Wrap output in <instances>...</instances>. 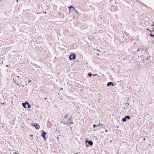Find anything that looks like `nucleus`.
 <instances>
[{
  "mask_svg": "<svg viewBox=\"0 0 154 154\" xmlns=\"http://www.w3.org/2000/svg\"><path fill=\"white\" fill-rule=\"evenodd\" d=\"M89 145L88 144H86L85 146L86 147H88L89 146Z\"/></svg>",
  "mask_w": 154,
  "mask_h": 154,
  "instance_id": "nucleus-24",
  "label": "nucleus"
},
{
  "mask_svg": "<svg viewBox=\"0 0 154 154\" xmlns=\"http://www.w3.org/2000/svg\"><path fill=\"white\" fill-rule=\"evenodd\" d=\"M71 118H69L68 119L70 121L72 122L73 121V119L72 118V116L70 115Z\"/></svg>",
  "mask_w": 154,
  "mask_h": 154,
  "instance_id": "nucleus-13",
  "label": "nucleus"
},
{
  "mask_svg": "<svg viewBox=\"0 0 154 154\" xmlns=\"http://www.w3.org/2000/svg\"><path fill=\"white\" fill-rule=\"evenodd\" d=\"M17 85H20L19 84H18L17 83H16Z\"/></svg>",
  "mask_w": 154,
  "mask_h": 154,
  "instance_id": "nucleus-43",
  "label": "nucleus"
},
{
  "mask_svg": "<svg viewBox=\"0 0 154 154\" xmlns=\"http://www.w3.org/2000/svg\"><path fill=\"white\" fill-rule=\"evenodd\" d=\"M39 128H40V126H39Z\"/></svg>",
  "mask_w": 154,
  "mask_h": 154,
  "instance_id": "nucleus-58",
  "label": "nucleus"
},
{
  "mask_svg": "<svg viewBox=\"0 0 154 154\" xmlns=\"http://www.w3.org/2000/svg\"><path fill=\"white\" fill-rule=\"evenodd\" d=\"M105 131V133H106V132L108 131V130H105V131Z\"/></svg>",
  "mask_w": 154,
  "mask_h": 154,
  "instance_id": "nucleus-35",
  "label": "nucleus"
},
{
  "mask_svg": "<svg viewBox=\"0 0 154 154\" xmlns=\"http://www.w3.org/2000/svg\"><path fill=\"white\" fill-rule=\"evenodd\" d=\"M149 35L151 37H154V35L151 33H150L149 34Z\"/></svg>",
  "mask_w": 154,
  "mask_h": 154,
  "instance_id": "nucleus-18",
  "label": "nucleus"
},
{
  "mask_svg": "<svg viewBox=\"0 0 154 154\" xmlns=\"http://www.w3.org/2000/svg\"><path fill=\"white\" fill-rule=\"evenodd\" d=\"M63 125H66V123L64 122H63Z\"/></svg>",
  "mask_w": 154,
  "mask_h": 154,
  "instance_id": "nucleus-29",
  "label": "nucleus"
},
{
  "mask_svg": "<svg viewBox=\"0 0 154 154\" xmlns=\"http://www.w3.org/2000/svg\"><path fill=\"white\" fill-rule=\"evenodd\" d=\"M130 117L129 116L126 115L125 116L124 118H123L122 119V121L123 122H126L127 119L129 120L130 119Z\"/></svg>",
  "mask_w": 154,
  "mask_h": 154,
  "instance_id": "nucleus-4",
  "label": "nucleus"
},
{
  "mask_svg": "<svg viewBox=\"0 0 154 154\" xmlns=\"http://www.w3.org/2000/svg\"><path fill=\"white\" fill-rule=\"evenodd\" d=\"M63 89V88H61L60 89V90L61 91V90H62Z\"/></svg>",
  "mask_w": 154,
  "mask_h": 154,
  "instance_id": "nucleus-39",
  "label": "nucleus"
},
{
  "mask_svg": "<svg viewBox=\"0 0 154 154\" xmlns=\"http://www.w3.org/2000/svg\"><path fill=\"white\" fill-rule=\"evenodd\" d=\"M48 122H49V121H48Z\"/></svg>",
  "mask_w": 154,
  "mask_h": 154,
  "instance_id": "nucleus-57",
  "label": "nucleus"
},
{
  "mask_svg": "<svg viewBox=\"0 0 154 154\" xmlns=\"http://www.w3.org/2000/svg\"><path fill=\"white\" fill-rule=\"evenodd\" d=\"M69 118H71V116H69Z\"/></svg>",
  "mask_w": 154,
  "mask_h": 154,
  "instance_id": "nucleus-51",
  "label": "nucleus"
},
{
  "mask_svg": "<svg viewBox=\"0 0 154 154\" xmlns=\"http://www.w3.org/2000/svg\"><path fill=\"white\" fill-rule=\"evenodd\" d=\"M57 139H59V137H57Z\"/></svg>",
  "mask_w": 154,
  "mask_h": 154,
  "instance_id": "nucleus-50",
  "label": "nucleus"
},
{
  "mask_svg": "<svg viewBox=\"0 0 154 154\" xmlns=\"http://www.w3.org/2000/svg\"><path fill=\"white\" fill-rule=\"evenodd\" d=\"M92 74L91 72H89L88 73V76L89 77H91L92 76Z\"/></svg>",
  "mask_w": 154,
  "mask_h": 154,
  "instance_id": "nucleus-14",
  "label": "nucleus"
},
{
  "mask_svg": "<svg viewBox=\"0 0 154 154\" xmlns=\"http://www.w3.org/2000/svg\"><path fill=\"white\" fill-rule=\"evenodd\" d=\"M13 82H14L15 83H16V81L14 79H13Z\"/></svg>",
  "mask_w": 154,
  "mask_h": 154,
  "instance_id": "nucleus-27",
  "label": "nucleus"
},
{
  "mask_svg": "<svg viewBox=\"0 0 154 154\" xmlns=\"http://www.w3.org/2000/svg\"><path fill=\"white\" fill-rule=\"evenodd\" d=\"M96 75H97V74H94V75H93V76H95Z\"/></svg>",
  "mask_w": 154,
  "mask_h": 154,
  "instance_id": "nucleus-41",
  "label": "nucleus"
},
{
  "mask_svg": "<svg viewBox=\"0 0 154 154\" xmlns=\"http://www.w3.org/2000/svg\"><path fill=\"white\" fill-rule=\"evenodd\" d=\"M31 81H31V80H29V81H28V83H29V82H31Z\"/></svg>",
  "mask_w": 154,
  "mask_h": 154,
  "instance_id": "nucleus-40",
  "label": "nucleus"
},
{
  "mask_svg": "<svg viewBox=\"0 0 154 154\" xmlns=\"http://www.w3.org/2000/svg\"><path fill=\"white\" fill-rule=\"evenodd\" d=\"M146 60H149V58L148 57H147V58H146Z\"/></svg>",
  "mask_w": 154,
  "mask_h": 154,
  "instance_id": "nucleus-42",
  "label": "nucleus"
},
{
  "mask_svg": "<svg viewBox=\"0 0 154 154\" xmlns=\"http://www.w3.org/2000/svg\"><path fill=\"white\" fill-rule=\"evenodd\" d=\"M152 26H154V22L153 23ZM147 31H149L151 33H152L154 31V28H153V30L152 31L149 30V29H147Z\"/></svg>",
  "mask_w": 154,
  "mask_h": 154,
  "instance_id": "nucleus-8",
  "label": "nucleus"
},
{
  "mask_svg": "<svg viewBox=\"0 0 154 154\" xmlns=\"http://www.w3.org/2000/svg\"><path fill=\"white\" fill-rule=\"evenodd\" d=\"M14 154H20V153H18L17 152H14Z\"/></svg>",
  "mask_w": 154,
  "mask_h": 154,
  "instance_id": "nucleus-25",
  "label": "nucleus"
},
{
  "mask_svg": "<svg viewBox=\"0 0 154 154\" xmlns=\"http://www.w3.org/2000/svg\"><path fill=\"white\" fill-rule=\"evenodd\" d=\"M32 126H34L35 127H38V124L37 123H33L32 124Z\"/></svg>",
  "mask_w": 154,
  "mask_h": 154,
  "instance_id": "nucleus-10",
  "label": "nucleus"
},
{
  "mask_svg": "<svg viewBox=\"0 0 154 154\" xmlns=\"http://www.w3.org/2000/svg\"><path fill=\"white\" fill-rule=\"evenodd\" d=\"M56 131H57V132H60V130H57V129H56Z\"/></svg>",
  "mask_w": 154,
  "mask_h": 154,
  "instance_id": "nucleus-30",
  "label": "nucleus"
},
{
  "mask_svg": "<svg viewBox=\"0 0 154 154\" xmlns=\"http://www.w3.org/2000/svg\"><path fill=\"white\" fill-rule=\"evenodd\" d=\"M5 104V103H1V104L4 105Z\"/></svg>",
  "mask_w": 154,
  "mask_h": 154,
  "instance_id": "nucleus-33",
  "label": "nucleus"
},
{
  "mask_svg": "<svg viewBox=\"0 0 154 154\" xmlns=\"http://www.w3.org/2000/svg\"><path fill=\"white\" fill-rule=\"evenodd\" d=\"M30 136L31 137H33V135H32V134H31V135H30Z\"/></svg>",
  "mask_w": 154,
  "mask_h": 154,
  "instance_id": "nucleus-38",
  "label": "nucleus"
},
{
  "mask_svg": "<svg viewBox=\"0 0 154 154\" xmlns=\"http://www.w3.org/2000/svg\"><path fill=\"white\" fill-rule=\"evenodd\" d=\"M24 103L25 104H26V105H28V104H29V102L27 101H25V103Z\"/></svg>",
  "mask_w": 154,
  "mask_h": 154,
  "instance_id": "nucleus-19",
  "label": "nucleus"
},
{
  "mask_svg": "<svg viewBox=\"0 0 154 154\" xmlns=\"http://www.w3.org/2000/svg\"><path fill=\"white\" fill-rule=\"evenodd\" d=\"M68 116L69 115L68 114H65L64 118L66 119H67V117H69Z\"/></svg>",
  "mask_w": 154,
  "mask_h": 154,
  "instance_id": "nucleus-16",
  "label": "nucleus"
},
{
  "mask_svg": "<svg viewBox=\"0 0 154 154\" xmlns=\"http://www.w3.org/2000/svg\"><path fill=\"white\" fill-rule=\"evenodd\" d=\"M88 141H89V140H86L85 141V144L88 143Z\"/></svg>",
  "mask_w": 154,
  "mask_h": 154,
  "instance_id": "nucleus-22",
  "label": "nucleus"
},
{
  "mask_svg": "<svg viewBox=\"0 0 154 154\" xmlns=\"http://www.w3.org/2000/svg\"><path fill=\"white\" fill-rule=\"evenodd\" d=\"M99 121V123L98 124V126L100 125L101 127H103V126H104V125L103 124L100 123V121Z\"/></svg>",
  "mask_w": 154,
  "mask_h": 154,
  "instance_id": "nucleus-17",
  "label": "nucleus"
},
{
  "mask_svg": "<svg viewBox=\"0 0 154 154\" xmlns=\"http://www.w3.org/2000/svg\"><path fill=\"white\" fill-rule=\"evenodd\" d=\"M94 50H95L96 51H100V50H99L98 49H95V48H94Z\"/></svg>",
  "mask_w": 154,
  "mask_h": 154,
  "instance_id": "nucleus-26",
  "label": "nucleus"
},
{
  "mask_svg": "<svg viewBox=\"0 0 154 154\" xmlns=\"http://www.w3.org/2000/svg\"><path fill=\"white\" fill-rule=\"evenodd\" d=\"M31 107V105L29 104H28V106H27V108H28V109H30V108Z\"/></svg>",
  "mask_w": 154,
  "mask_h": 154,
  "instance_id": "nucleus-21",
  "label": "nucleus"
},
{
  "mask_svg": "<svg viewBox=\"0 0 154 154\" xmlns=\"http://www.w3.org/2000/svg\"><path fill=\"white\" fill-rule=\"evenodd\" d=\"M110 85L114 86V84L112 82H109L107 83V86L108 87H109Z\"/></svg>",
  "mask_w": 154,
  "mask_h": 154,
  "instance_id": "nucleus-7",
  "label": "nucleus"
},
{
  "mask_svg": "<svg viewBox=\"0 0 154 154\" xmlns=\"http://www.w3.org/2000/svg\"><path fill=\"white\" fill-rule=\"evenodd\" d=\"M70 32L68 29L65 30V32H64L63 34L64 35H68L70 34Z\"/></svg>",
  "mask_w": 154,
  "mask_h": 154,
  "instance_id": "nucleus-6",
  "label": "nucleus"
},
{
  "mask_svg": "<svg viewBox=\"0 0 154 154\" xmlns=\"http://www.w3.org/2000/svg\"><path fill=\"white\" fill-rule=\"evenodd\" d=\"M140 51V48H138V49L137 50V51Z\"/></svg>",
  "mask_w": 154,
  "mask_h": 154,
  "instance_id": "nucleus-32",
  "label": "nucleus"
},
{
  "mask_svg": "<svg viewBox=\"0 0 154 154\" xmlns=\"http://www.w3.org/2000/svg\"><path fill=\"white\" fill-rule=\"evenodd\" d=\"M97 56H99L100 55V54H98V53H97Z\"/></svg>",
  "mask_w": 154,
  "mask_h": 154,
  "instance_id": "nucleus-37",
  "label": "nucleus"
},
{
  "mask_svg": "<svg viewBox=\"0 0 154 154\" xmlns=\"http://www.w3.org/2000/svg\"><path fill=\"white\" fill-rule=\"evenodd\" d=\"M17 78H19L20 77V76H17Z\"/></svg>",
  "mask_w": 154,
  "mask_h": 154,
  "instance_id": "nucleus-48",
  "label": "nucleus"
},
{
  "mask_svg": "<svg viewBox=\"0 0 154 154\" xmlns=\"http://www.w3.org/2000/svg\"><path fill=\"white\" fill-rule=\"evenodd\" d=\"M45 100H46L47 99V98L46 97H45Z\"/></svg>",
  "mask_w": 154,
  "mask_h": 154,
  "instance_id": "nucleus-49",
  "label": "nucleus"
},
{
  "mask_svg": "<svg viewBox=\"0 0 154 154\" xmlns=\"http://www.w3.org/2000/svg\"><path fill=\"white\" fill-rule=\"evenodd\" d=\"M45 13V14H46L47 12L46 11L44 12V11H41L40 12L39 11V14H43V13Z\"/></svg>",
  "mask_w": 154,
  "mask_h": 154,
  "instance_id": "nucleus-12",
  "label": "nucleus"
},
{
  "mask_svg": "<svg viewBox=\"0 0 154 154\" xmlns=\"http://www.w3.org/2000/svg\"><path fill=\"white\" fill-rule=\"evenodd\" d=\"M41 135L43 138L45 140L47 141L46 139H47V138L46 137L47 133L44 130H42L41 131Z\"/></svg>",
  "mask_w": 154,
  "mask_h": 154,
  "instance_id": "nucleus-1",
  "label": "nucleus"
},
{
  "mask_svg": "<svg viewBox=\"0 0 154 154\" xmlns=\"http://www.w3.org/2000/svg\"><path fill=\"white\" fill-rule=\"evenodd\" d=\"M57 16L59 17L62 19H64L65 17L64 14L62 12H60L58 13L57 14Z\"/></svg>",
  "mask_w": 154,
  "mask_h": 154,
  "instance_id": "nucleus-5",
  "label": "nucleus"
},
{
  "mask_svg": "<svg viewBox=\"0 0 154 154\" xmlns=\"http://www.w3.org/2000/svg\"><path fill=\"white\" fill-rule=\"evenodd\" d=\"M74 124V122H68V121H67V125H69V126L70 125V124Z\"/></svg>",
  "mask_w": 154,
  "mask_h": 154,
  "instance_id": "nucleus-11",
  "label": "nucleus"
},
{
  "mask_svg": "<svg viewBox=\"0 0 154 154\" xmlns=\"http://www.w3.org/2000/svg\"><path fill=\"white\" fill-rule=\"evenodd\" d=\"M63 122V121H62L61 122H60V123H62Z\"/></svg>",
  "mask_w": 154,
  "mask_h": 154,
  "instance_id": "nucleus-46",
  "label": "nucleus"
},
{
  "mask_svg": "<svg viewBox=\"0 0 154 154\" xmlns=\"http://www.w3.org/2000/svg\"><path fill=\"white\" fill-rule=\"evenodd\" d=\"M148 62H149L150 63L151 62V59H149Z\"/></svg>",
  "mask_w": 154,
  "mask_h": 154,
  "instance_id": "nucleus-28",
  "label": "nucleus"
},
{
  "mask_svg": "<svg viewBox=\"0 0 154 154\" xmlns=\"http://www.w3.org/2000/svg\"><path fill=\"white\" fill-rule=\"evenodd\" d=\"M125 104H126V105H129V104L128 103H125Z\"/></svg>",
  "mask_w": 154,
  "mask_h": 154,
  "instance_id": "nucleus-34",
  "label": "nucleus"
},
{
  "mask_svg": "<svg viewBox=\"0 0 154 154\" xmlns=\"http://www.w3.org/2000/svg\"><path fill=\"white\" fill-rule=\"evenodd\" d=\"M125 107H124V108H123V109L124 110H125Z\"/></svg>",
  "mask_w": 154,
  "mask_h": 154,
  "instance_id": "nucleus-45",
  "label": "nucleus"
},
{
  "mask_svg": "<svg viewBox=\"0 0 154 154\" xmlns=\"http://www.w3.org/2000/svg\"><path fill=\"white\" fill-rule=\"evenodd\" d=\"M98 125H96L95 124H94L93 125V126L94 128H95L96 126H98Z\"/></svg>",
  "mask_w": 154,
  "mask_h": 154,
  "instance_id": "nucleus-20",
  "label": "nucleus"
},
{
  "mask_svg": "<svg viewBox=\"0 0 154 154\" xmlns=\"http://www.w3.org/2000/svg\"><path fill=\"white\" fill-rule=\"evenodd\" d=\"M24 85H23V86H22V87H24Z\"/></svg>",
  "mask_w": 154,
  "mask_h": 154,
  "instance_id": "nucleus-53",
  "label": "nucleus"
},
{
  "mask_svg": "<svg viewBox=\"0 0 154 154\" xmlns=\"http://www.w3.org/2000/svg\"><path fill=\"white\" fill-rule=\"evenodd\" d=\"M99 18H100V19H102V17H99Z\"/></svg>",
  "mask_w": 154,
  "mask_h": 154,
  "instance_id": "nucleus-47",
  "label": "nucleus"
},
{
  "mask_svg": "<svg viewBox=\"0 0 154 154\" xmlns=\"http://www.w3.org/2000/svg\"><path fill=\"white\" fill-rule=\"evenodd\" d=\"M88 143L89 145H91V146L93 144V141L91 140H89V141H88Z\"/></svg>",
  "mask_w": 154,
  "mask_h": 154,
  "instance_id": "nucleus-9",
  "label": "nucleus"
},
{
  "mask_svg": "<svg viewBox=\"0 0 154 154\" xmlns=\"http://www.w3.org/2000/svg\"><path fill=\"white\" fill-rule=\"evenodd\" d=\"M35 128L37 129H38V127H36Z\"/></svg>",
  "mask_w": 154,
  "mask_h": 154,
  "instance_id": "nucleus-31",
  "label": "nucleus"
},
{
  "mask_svg": "<svg viewBox=\"0 0 154 154\" xmlns=\"http://www.w3.org/2000/svg\"><path fill=\"white\" fill-rule=\"evenodd\" d=\"M10 66V65H6V66L7 67H8V66Z\"/></svg>",
  "mask_w": 154,
  "mask_h": 154,
  "instance_id": "nucleus-36",
  "label": "nucleus"
},
{
  "mask_svg": "<svg viewBox=\"0 0 154 154\" xmlns=\"http://www.w3.org/2000/svg\"><path fill=\"white\" fill-rule=\"evenodd\" d=\"M69 59L70 60H74L76 58V55L73 53L70 54L69 57Z\"/></svg>",
  "mask_w": 154,
  "mask_h": 154,
  "instance_id": "nucleus-2",
  "label": "nucleus"
},
{
  "mask_svg": "<svg viewBox=\"0 0 154 154\" xmlns=\"http://www.w3.org/2000/svg\"><path fill=\"white\" fill-rule=\"evenodd\" d=\"M117 128H119V127H117Z\"/></svg>",
  "mask_w": 154,
  "mask_h": 154,
  "instance_id": "nucleus-56",
  "label": "nucleus"
},
{
  "mask_svg": "<svg viewBox=\"0 0 154 154\" xmlns=\"http://www.w3.org/2000/svg\"><path fill=\"white\" fill-rule=\"evenodd\" d=\"M18 2V0H17V2Z\"/></svg>",
  "mask_w": 154,
  "mask_h": 154,
  "instance_id": "nucleus-52",
  "label": "nucleus"
},
{
  "mask_svg": "<svg viewBox=\"0 0 154 154\" xmlns=\"http://www.w3.org/2000/svg\"><path fill=\"white\" fill-rule=\"evenodd\" d=\"M75 154H78L77 153H75Z\"/></svg>",
  "mask_w": 154,
  "mask_h": 154,
  "instance_id": "nucleus-55",
  "label": "nucleus"
},
{
  "mask_svg": "<svg viewBox=\"0 0 154 154\" xmlns=\"http://www.w3.org/2000/svg\"><path fill=\"white\" fill-rule=\"evenodd\" d=\"M143 140H145V138H144L143 139Z\"/></svg>",
  "mask_w": 154,
  "mask_h": 154,
  "instance_id": "nucleus-54",
  "label": "nucleus"
},
{
  "mask_svg": "<svg viewBox=\"0 0 154 154\" xmlns=\"http://www.w3.org/2000/svg\"><path fill=\"white\" fill-rule=\"evenodd\" d=\"M143 61H146V60H143Z\"/></svg>",
  "mask_w": 154,
  "mask_h": 154,
  "instance_id": "nucleus-44",
  "label": "nucleus"
},
{
  "mask_svg": "<svg viewBox=\"0 0 154 154\" xmlns=\"http://www.w3.org/2000/svg\"><path fill=\"white\" fill-rule=\"evenodd\" d=\"M68 9L69 10V14H70L73 11H74V10H75V8L72 5H70L68 7Z\"/></svg>",
  "mask_w": 154,
  "mask_h": 154,
  "instance_id": "nucleus-3",
  "label": "nucleus"
},
{
  "mask_svg": "<svg viewBox=\"0 0 154 154\" xmlns=\"http://www.w3.org/2000/svg\"><path fill=\"white\" fill-rule=\"evenodd\" d=\"M22 105L23 107L24 108H26V105L24 103H22Z\"/></svg>",
  "mask_w": 154,
  "mask_h": 154,
  "instance_id": "nucleus-15",
  "label": "nucleus"
},
{
  "mask_svg": "<svg viewBox=\"0 0 154 154\" xmlns=\"http://www.w3.org/2000/svg\"><path fill=\"white\" fill-rule=\"evenodd\" d=\"M74 11H75V12L77 14H79V12H78V11H77V10H76L75 9V10H74Z\"/></svg>",
  "mask_w": 154,
  "mask_h": 154,
  "instance_id": "nucleus-23",
  "label": "nucleus"
}]
</instances>
